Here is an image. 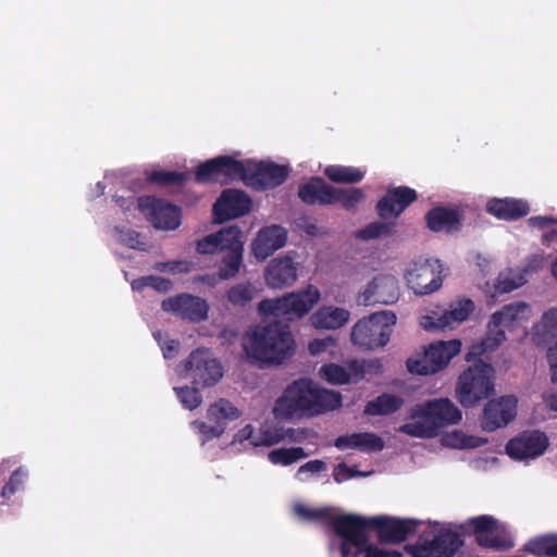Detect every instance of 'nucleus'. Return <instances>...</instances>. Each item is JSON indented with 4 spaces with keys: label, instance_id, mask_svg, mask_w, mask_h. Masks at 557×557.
Returning <instances> with one entry per match:
<instances>
[{
    "label": "nucleus",
    "instance_id": "1",
    "mask_svg": "<svg viewBox=\"0 0 557 557\" xmlns=\"http://www.w3.org/2000/svg\"><path fill=\"white\" fill-rule=\"evenodd\" d=\"M342 406V395L319 386L310 379L294 381L275 400L273 414L278 420L315 417Z\"/></svg>",
    "mask_w": 557,
    "mask_h": 557
},
{
    "label": "nucleus",
    "instance_id": "2",
    "mask_svg": "<svg viewBox=\"0 0 557 557\" xmlns=\"http://www.w3.org/2000/svg\"><path fill=\"white\" fill-rule=\"evenodd\" d=\"M244 349L250 359L262 364H281L294 355L295 339L289 324L273 318L247 334Z\"/></svg>",
    "mask_w": 557,
    "mask_h": 557
},
{
    "label": "nucleus",
    "instance_id": "3",
    "mask_svg": "<svg viewBox=\"0 0 557 557\" xmlns=\"http://www.w3.org/2000/svg\"><path fill=\"white\" fill-rule=\"evenodd\" d=\"M409 418L414 421L401 425V433L431 438L437 436L442 428L459 423L462 412L450 399L438 398L414 405L410 409Z\"/></svg>",
    "mask_w": 557,
    "mask_h": 557
},
{
    "label": "nucleus",
    "instance_id": "4",
    "mask_svg": "<svg viewBox=\"0 0 557 557\" xmlns=\"http://www.w3.org/2000/svg\"><path fill=\"white\" fill-rule=\"evenodd\" d=\"M530 312V306L523 301L505 305L500 310L494 312L488 321L484 338L471 346L467 354V360L481 358L497 349L506 339L505 331L521 326L528 321Z\"/></svg>",
    "mask_w": 557,
    "mask_h": 557
},
{
    "label": "nucleus",
    "instance_id": "5",
    "mask_svg": "<svg viewBox=\"0 0 557 557\" xmlns=\"http://www.w3.org/2000/svg\"><path fill=\"white\" fill-rule=\"evenodd\" d=\"M320 298L319 289L309 285L301 290L287 293L281 297L262 299L258 304V311L263 317L288 323L307 315Z\"/></svg>",
    "mask_w": 557,
    "mask_h": 557
},
{
    "label": "nucleus",
    "instance_id": "6",
    "mask_svg": "<svg viewBox=\"0 0 557 557\" xmlns=\"http://www.w3.org/2000/svg\"><path fill=\"white\" fill-rule=\"evenodd\" d=\"M495 370L481 359L461 372L456 385V398L465 408L476 406L495 391Z\"/></svg>",
    "mask_w": 557,
    "mask_h": 557
},
{
    "label": "nucleus",
    "instance_id": "7",
    "mask_svg": "<svg viewBox=\"0 0 557 557\" xmlns=\"http://www.w3.org/2000/svg\"><path fill=\"white\" fill-rule=\"evenodd\" d=\"M395 324L396 314L394 312H375L355 324L351 332V342L367 350L383 347L389 342L392 327Z\"/></svg>",
    "mask_w": 557,
    "mask_h": 557
},
{
    "label": "nucleus",
    "instance_id": "8",
    "mask_svg": "<svg viewBox=\"0 0 557 557\" xmlns=\"http://www.w3.org/2000/svg\"><path fill=\"white\" fill-rule=\"evenodd\" d=\"M330 525L334 533L342 539V556L359 557L362 547L369 541L366 528L370 527V519L355 515H339L331 517Z\"/></svg>",
    "mask_w": 557,
    "mask_h": 557
},
{
    "label": "nucleus",
    "instance_id": "9",
    "mask_svg": "<svg viewBox=\"0 0 557 557\" xmlns=\"http://www.w3.org/2000/svg\"><path fill=\"white\" fill-rule=\"evenodd\" d=\"M461 342L450 339L431 343L421 358H409L407 369L410 373L428 375L443 370L460 352Z\"/></svg>",
    "mask_w": 557,
    "mask_h": 557
},
{
    "label": "nucleus",
    "instance_id": "10",
    "mask_svg": "<svg viewBox=\"0 0 557 557\" xmlns=\"http://www.w3.org/2000/svg\"><path fill=\"white\" fill-rule=\"evenodd\" d=\"M443 265L437 259H418L412 261L406 273L407 285L416 295H429L443 284Z\"/></svg>",
    "mask_w": 557,
    "mask_h": 557
},
{
    "label": "nucleus",
    "instance_id": "11",
    "mask_svg": "<svg viewBox=\"0 0 557 557\" xmlns=\"http://www.w3.org/2000/svg\"><path fill=\"white\" fill-rule=\"evenodd\" d=\"M245 176V163L231 156H219L197 166L195 181L199 184L242 181Z\"/></svg>",
    "mask_w": 557,
    "mask_h": 557
},
{
    "label": "nucleus",
    "instance_id": "12",
    "mask_svg": "<svg viewBox=\"0 0 557 557\" xmlns=\"http://www.w3.org/2000/svg\"><path fill=\"white\" fill-rule=\"evenodd\" d=\"M288 174L289 169L286 165L272 161L257 163L247 161L243 183L255 190L263 191L281 186L287 180Z\"/></svg>",
    "mask_w": 557,
    "mask_h": 557
},
{
    "label": "nucleus",
    "instance_id": "13",
    "mask_svg": "<svg viewBox=\"0 0 557 557\" xmlns=\"http://www.w3.org/2000/svg\"><path fill=\"white\" fill-rule=\"evenodd\" d=\"M185 370L195 385L203 387L214 385L223 375L220 362L211 358L208 350L200 348L191 351L185 361Z\"/></svg>",
    "mask_w": 557,
    "mask_h": 557
},
{
    "label": "nucleus",
    "instance_id": "14",
    "mask_svg": "<svg viewBox=\"0 0 557 557\" xmlns=\"http://www.w3.org/2000/svg\"><path fill=\"white\" fill-rule=\"evenodd\" d=\"M548 437L539 430L523 431L506 444L507 455L515 460L534 459L545 453Z\"/></svg>",
    "mask_w": 557,
    "mask_h": 557
},
{
    "label": "nucleus",
    "instance_id": "15",
    "mask_svg": "<svg viewBox=\"0 0 557 557\" xmlns=\"http://www.w3.org/2000/svg\"><path fill=\"white\" fill-rule=\"evenodd\" d=\"M251 209V199L243 190L225 189L213 205L212 214L215 223H224L247 214Z\"/></svg>",
    "mask_w": 557,
    "mask_h": 557
},
{
    "label": "nucleus",
    "instance_id": "16",
    "mask_svg": "<svg viewBox=\"0 0 557 557\" xmlns=\"http://www.w3.org/2000/svg\"><path fill=\"white\" fill-rule=\"evenodd\" d=\"M517 398L511 395L488 400L481 418L482 429L494 432L506 426L517 414Z\"/></svg>",
    "mask_w": 557,
    "mask_h": 557
},
{
    "label": "nucleus",
    "instance_id": "17",
    "mask_svg": "<svg viewBox=\"0 0 557 557\" xmlns=\"http://www.w3.org/2000/svg\"><path fill=\"white\" fill-rule=\"evenodd\" d=\"M417 199L418 195L413 188L408 186L389 187L376 203L377 215L382 220L397 219Z\"/></svg>",
    "mask_w": 557,
    "mask_h": 557
},
{
    "label": "nucleus",
    "instance_id": "18",
    "mask_svg": "<svg viewBox=\"0 0 557 557\" xmlns=\"http://www.w3.org/2000/svg\"><path fill=\"white\" fill-rule=\"evenodd\" d=\"M162 309L173 312L184 320L200 322L207 319L209 307L207 301L200 297L181 294L163 300Z\"/></svg>",
    "mask_w": 557,
    "mask_h": 557
},
{
    "label": "nucleus",
    "instance_id": "19",
    "mask_svg": "<svg viewBox=\"0 0 557 557\" xmlns=\"http://www.w3.org/2000/svg\"><path fill=\"white\" fill-rule=\"evenodd\" d=\"M370 528L377 531L382 543L398 544L416 533L417 522L409 519L374 517L370 519Z\"/></svg>",
    "mask_w": 557,
    "mask_h": 557
},
{
    "label": "nucleus",
    "instance_id": "20",
    "mask_svg": "<svg viewBox=\"0 0 557 557\" xmlns=\"http://www.w3.org/2000/svg\"><path fill=\"white\" fill-rule=\"evenodd\" d=\"M298 277V263L290 256L272 259L264 269V281L272 289H283L295 284Z\"/></svg>",
    "mask_w": 557,
    "mask_h": 557
},
{
    "label": "nucleus",
    "instance_id": "21",
    "mask_svg": "<svg viewBox=\"0 0 557 557\" xmlns=\"http://www.w3.org/2000/svg\"><path fill=\"white\" fill-rule=\"evenodd\" d=\"M398 281L389 274L375 276L363 292L364 305L382 304L392 305L399 298Z\"/></svg>",
    "mask_w": 557,
    "mask_h": 557
},
{
    "label": "nucleus",
    "instance_id": "22",
    "mask_svg": "<svg viewBox=\"0 0 557 557\" xmlns=\"http://www.w3.org/2000/svg\"><path fill=\"white\" fill-rule=\"evenodd\" d=\"M141 209L150 208L149 221L159 230H176L181 225V208L160 199H140Z\"/></svg>",
    "mask_w": 557,
    "mask_h": 557
},
{
    "label": "nucleus",
    "instance_id": "23",
    "mask_svg": "<svg viewBox=\"0 0 557 557\" xmlns=\"http://www.w3.org/2000/svg\"><path fill=\"white\" fill-rule=\"evenodd\" d=\"M287 232L280 225L262 227L251 244L255 258L259 261L265 260L276 250L285 246Z\"/></svg>",
    "mask_w": 557,
    "mask_h": 557
},
{
    "label": "nucleus",
    "instance_id": "24",
    "mask_svg": "<svg viewBox=\"0 0 557 557\" xmlns=\"http://www.w3.org/2000/svg\"><path fill=\"white\" fill-rule=\"evenodd\" d=\"M474 310V302L469 298H463L450 305L448 310H445L437 318L426 315L421 322L426 331L444 330L451 327L454 323H460L468 319L470 313Z\"/></svg>",
    "mask_w": 557,
    "mask_h": 557
},
{
    "label": "nucleus",
    "instance_id": "25",
    "mask_svg": "<svg viewBox=\"0 0 557 557\" xmlns=\"http://www.w3.org/2000/svg\"><path fill=\"white\" fill-rule=\"evenodd\" d=\"M335 187L327 184L322 177H312L298 188V197L309 206H331Z\"/></svg>",
    "mask_w": 557,
    "mask_h": 557
},
{
    "label": "nucleus",
    "instance_id": "26",
    "mask_svg": "<svg viewBox=\"0 0 557 557\" xmlns=\"http://www.w3.org/2000/svg\"><path fill=\"white\" fill-rule=\"evenodd\" d=\"M486 210L499 220L516 221L529 214L530 206L523 199L493 198L487 201Z\"/></svg>",
    "mask_w": 557,
    "mask_h": 557
},
{
    "label": "nucleus",
    "instance_id": "27",
    "mask_svg": "<svg viewBox=\"0 0 557 557\" xmlns=\"http://www.w3.org/2000/svg\"><path fill=\"white\" fill-rule=\"evenodd\" d=\"M243 235L234 239H226L227 246L222 251L223 256L219 265L218 274L222 280H230L237 275L243 265L244 243Z\"/></svg>",
    "mask_w": 557,
    "mask_h": 557
},
{
    "label": "nucleus",
    "instance_id": "28",
    "mask_svg": "<svg viewBox=\"0 0 557 557\" xmlns=\"http://www.w3.org/2000/svg\"><path fill=\"white\" fill-rule=\"evenodd\" d=\"M462 216L457 209L438 206L425 214L426 226L432 232H453L461 227Z\"/></svg>",
    "mask_w": 557,
    "mask_h": 557
},
{
    "label": "nucleus",
    "instance_id": "29",
    "mask_svg": "<svg viewBox=\"0 0 557 557\" xmlns=\"http://www.w3.org/2000/svg\"><path fill=\"white\" fill-rule=\"evenodd\" d=\"M334 445L341 450L350 448L367 453L381 451L384 448L383 440L370 432L341 435L335 440Z\"/></svg>",
    "mask_w": 557,
    "mask_h": 557
},
{
    "label": "nucleus",
    "instance_id": "30",
    "mask_svg": "<svg viewBox=\"0 0 557 557\" xmlns=\"http://www.w3.org/2000/svg\"><path fill=\"white\" fill-rule=\"evenodd\" d=\"M237 235H243V232L236 225L221 228L219 232L209 234L199 239L196 244V250L200 255L222 252L227 246L226 239H234Z\"/></svg>",
    "mask_w": 557,
    "mask_h": 557
},
{
    "label": "nucleus",
    "instance_id": "31",
    "mask_svg": "<svg viewBox=\"0 0 557 557\" xmlns=\"http://www.w3.org/2000/svg\"><path fill=\"white\" fill-rule=\"evenodd\" d=\"M532 339L542 347L557 343V307L546 310L541 320L534 324Z\"/></svg>",
    "mask_w": 557,
    "mask_h": 557
},
{
    "label": "nucleus",
    "instance_id": "32",
    "mask_svg": "<svg viewBox=\"0 0 557 557\" xmlns=\"http://www.w3.org/2000/svg\"><path fill=\"white\" fill-rule=\"evenodd\" d=\"M349 311L338 307H322L310 318L317 329L336 330L349 320Z\"/></svg>",
    "mask_w": 557,
    "mask_h": 557
},
{
    "label": "nucleus",
    "instance_id": "33",
    "mask_svg": "<svg viewBox=\"0 0 557 557\" xmlns=\"http://www.w3.org/2000/svg\"><path fill=\"white\" fill-rule=\"evenodd\" d=\"M461 545L460 536L448 531L436 535L423 549L430 557H453Z\"/></svg>",
    "mask_w": 557,
    "mask_h": 557
},
{
    "label": "nucleus",
    "instance_id": "34",
    "mask_svg": "<svg viewBox=\"0 0 557 557\" xmlns=\"http://www.w3.org/2000/svg\"><path fill=\"white\" fill-rule=\"evenodd\" d=\"M404 399L398 395L384 393L366 405L364 413L369 416H388L401 408Z\"/></svg>",
    "mask_w": 557,
    "mask_h": 557
},
{
    "label": "nucleus",
    "instance_id": "35",
    "mask_svg": "<svg viewBox=\"0 0 557 557\" xmlns=\"http://www.w3.org/2000/svg\"><path fill=\"white\" fill-rule=\"evenodd\" d=\"M323 173L332 183L348 185L361 182L366 175L359 168L341 164L327 165Z\"/></svg>",
    "mask_w": 557,
    "mask_h": 557
},
{
    "label": "nucleus",
    "instance_id": "36",
    "mask_svg": "<svg viewBox=\"0 0 557 557\" xmlns=\"http://www.w3.org/2000/svg\"><path fill=\"white\" fill-rule=\"evenodd\" d=\"M525 552L535 557H557V534H545L528 541Z\"/></svg>",
    "mask_w": 557,
    "mask_h": 557
},
{
    "label": "nucleus",
    "instance_id": "37",
    "mask_svg": "<svg viewBox=\"0 0 557 557\" xmlns=\"http://www.w3.org/2000/svg\"><path fill=\"white\" fill-rule=\"evenodd\" d=\"M240 416L238 409L231 401L220 398L216 403L210 405L208 409V419L220 425L226 424L228 420H236Z\"/></svg>",
    "mask_w": 557,
    "mask_h": 557
},
{
    "label": "nucleus",
    "instance_id": "38",
    "mask_svg": "<svg viewBox=\"0 0 557 557\" xmlns=\"http://www.w3.org/2000/svg\"><path fill=\"white\" fill-rule=\"evenodd\" d=\"M256 288L250 282H243L233 285L226 292V298L234 307L244 308L256 296Z\"/></svg>",
    "mask_w": 557,
    "mask_h": 557
},
{
    "label": "nucleus",
    "instance_id": "39",
    "mask_svg": "<svg viewBox=\"0 0 557 557\" xmlns=\"http://www.w3.org/2000/svg\"><path fill=\"white\" fill-rule=\"evenodd\" d=\"M366 195L361 188H337L333 195V205L341 203L347 211H355Z\"/></svg>",
    "mask_w": 557,
    "mask_h": 557
},
{
    "label": "nucleus",
    "instance_id": "40",
    "mask_svg": "<svg viewBox=\"0 0 557 557\" xmlns=\"http://www.w3.org/2000/svg\"><path fill=\"white\" fill-rule=\"evenodd\" d=\"M149 183L157 184L162 187L176 186L182 187L188 180L189 175L177 171H152L148 177Z\"/></svg>",
    "mask_w": 557,
    "mask_h": 557
},
{
    "label": "nucleus",
    "instance_id": "41",
    "mask_svg": "<svg viewBox=\"0 0 557 557\" xmlns=\"http://www.w3.org/2000/svg\"><path fill=\"white\" fill-rule=\"evenodd\" d=\"M307 457L308 454L302 447H283L273 449L268 454V459L271 463L282 466H289Z\"/></svg>",
    "mask_w": 557,
    "mask_h": 557
},
{
    "label": "nucleus",
    "instance_id": "42",
    "mask_svg": "<svg viewBox=\"0 0 557 557\" xmlns=\"http://www.w3.org/2000/svg\"><path fill=\"white\" fill-rule=\"evenodd\" d=\"M395 227L396 222L394 221H374L359 230L357 237L362 240H371L383 236H391Z\"/></svg>",
    "mask_w": 557,
    "mask_h": 557
},
{
    "label": "nucleus",
    "instance_id": "43",
    "mask_svg": "<svg viewBox=\"0 0 557 557\" xmlns=\"http://www.w3.org/2000/svg\"><path fill=\"white\" fill-rule=\"evenodd\" d=\"M321 379L333 385L349 384V376L345 372V367L337 363H325L319 370Z\"/></svg>",
    "mask_w": 557,
    "mask_h": 557
},
{
    "label": "nucleus",
    "instance_id": "44",
    "mask_svg": "<svg viewBox=\"0 0 557 557\" xmlns=\"http://www.w3.org/2000/svg\"><path fill=\"white\" fill-rule=\"evenodd\" d=\"M114 232L117 236V240L120 244L124 245L129 249H135L139 251L146 250V243L143 240V235L132 228L115 226Z\"/></svg>",
    "mask_w": 557,
    "mask_h": 557
},
{
    "label": "nucleus",
    "instance_id": "45",
    "mask_svg": "<svg viewBox=\"0 0 557 557\" xmlns=\"http://www.w3.org/2000/svg\"><path fill=\"white\" fill-rule=\"evenodd\" d=\"M525 283L522 274H512L511 272L499 273L495 283V290L500 294L511 293Z\"/></svg>",
    "mask_w": 557,
    "mask_h": 557
},
{
    "label": "nucleus",
    "instance_id": "46",
    "mask_svg": "<svg viewBox=\"0 0 557 557\" xmlns=\"http://www.w3.org/2000/svg\"><path fill=\"white\" fill-rule=\"evenodd\" d=\"M174 392L182 403L183 407L188 410L198 408L202 401V397L197 387H174Z\"/></svg>",
    "mask_w": 557,
    "mask_h": 557
},
{
    "label": "nucleus",
    "instance_id": "47",
    "mask_svg": "<svg viewBox=\"0 0 557 557\" xmlns=\"http://www.w3.org/2000/svg\"><path fill=\"white\" fill-rule=\"evenodd\" d=\"M476 542L480 546L491 548L496 552H506L513 546L511 540L497 534H492V532L485 535H479Z\"/></svg>",
    "mask_w": 557,
    "mask_h": 557
},
{
    "label": "nucleus",
    "instance_id": "48",
    "mask_svg": "<svg viewBox=\"0 0 557 557\" xmlns=\"http://www.w3.org/2000/svg\"><path fill=\"white\" fill-rule=\"evenodd\" d=\"M27 471L22 467L17 468L10 476L9 481L4 484L1 491L3 498H10L17 491H21L27 479Z\"/></svg>",
    "mask_w": 557,
    "mask_h": 557
},
{
    "label": "nucleus",
    "instance_id": "49",
    "mask_svg": "<svg viewBox=\"0 0 557 557\" xmlns=\"http://www.w3.org/2000/svg\"><path fill=\"white\" fill-rule=\"evenodd\" d=\"M469 525L473 528L475 540H478L479 535L481 536L493 532L497 527V520L492 516L483 515L471 518Z\"/></svg>",
    "mask_w": 557,
    "mask_h": 557
},
{
    "label": "nucleus",
    "instance_id": "50",
    "mask_svg": "<svg viewBox=\"0 0 557 557\" xmlns=\"http://www.w3.org/2000/svg\"><path fill=\"white\" fill-rule=\"evenodd\" d=\"M295 512L306 520H331L327 508H309L304 505H296Z\"/></svg>",
    "mask_w": 557,
    "mask_h": 557
},
{
    "label": "nucleus",
    "instance_id": "51",
    "mask_svg": "<svg viewBox=\"0 0 557 557\" xmlns=\"http://www.w3.org/2000/svg\"><path fill=\"white\" fill-rule=\"evenodd\" d=\"M195 428L198 432L203 436L202 442H208L212 438L220 437L224 433V425H220L215 423L214 425H209L203 421H195Z\"/></svg>",
    "mask_w": 557,
    "mask_h": 557
},
{
    "label": "nucleus",
    "instance_id": "52",
    "mask_svg": "<svg viewBox=\"0 0 557 557\" xmlns=\"http://www.w3.org/2000/svg\"><path fill=\"white\" fill-rule=\"evenodd\" d=\"M366 475L364 473L348 467L345 462L338 463L333 470V478L336 483H342L355 476Z\"/></svg>",
    "mask_w": 557,
    "mask_h": 557
},
{
    "label": "nucleus",
    "instance_id": "53",
    "mask_svg": "<svg viewBox=\"0 0 557 557\" xmlns=\"http://www.w3.org/2000/svg\"><path fill=\"white\" fill-rule=\"evenodd\" d=\"M363 549L360 552V556L363 557H401V553L398 550H388L379 548L369 542L362 547Z\"/></svg>",
    "mask_w": 557,
    "mask_h": 557
},
{
    "label": "nucleus",
    "instance_id": "54",
    "mask_svg": "<svg viewBox=\"0 0 557 557\" xmlns=\"http://www.w3.org/2000/svg\"><path fill=\"white\" fill-rule=\"evenodd\" d=\"M345 372L349 376V383H357L364 377L366 369L362 362L354 359L347 362Z\"/></svg>",
    "mask_w": 557,
    "mask_h": 557
},
{
    "label": "nucleus",
    "instance_id": "55",
    "mask_svg": "<svg viewBox=\"0 0 557 557\" xmlns=\"http://www.w3.org/2000/svg\"><path fill=\"white\" fill-rule=\"evenodd\" d=\"M153 336L158 341V343L162 349L163 357L165 359H172L177 355L178 347H180L178 341L169 339V341H165L164 343H161V332L154 333Z\"/></svg>",
    "mask_w": 557,
    "mask_h": 557
},
{
    "label": "nucleus",
    "instance_id": "56",
    "mask_svg": "<svg viewBox=\"0 0 557 557\" xmlns=\"http://www.w3.org/2000/svg\"><path fill=\"white\" fill-rule=\"evenodd\" d=\"M172 282L169 278L156 275H149V287L159 293H168L172 289Z\"/></svg>",
    "mask_w": 557,
    "mask_h": 557
},
{
    "label": "nucleus",
    "instance_id": "57",
    "mask_svg": "<svg viewBox=\"0 0 557 557\" xmlns=\"http://www.w3.org/2000/svg\"><path fill=\"white\" fill-rule=\"evenodd\" d=\"M334 344V339L332 337L325 338H314L309 343L308 349L311 355H319L325 351L329 346Z\"/></svg>",
    "mask_w": 557,
    "mask_h": 557
},
{
    "label": "nucleus",
    "instance_id": "58",
    "mask_svg": "<svg viewBox=\"0 0 557 557\" xmlns=\"http://www.w3.org/2000/svg\"><path fill=\"white\" fill-rule=\"evenodd\" d=\"M326 470V463L322 460L315 459L310 460L302 466L299 467L297 471V476H300L302 473L310 472V473H319Z\"/></svg>",
    "mask_w": 557,
    "mask_h": 557
},
{
    "label": "nucleus",
    "instance_id": "59",
    "mask_svg": "<svg viewBox=\"0 0 557 557\" xmlns=\"http://www.w3.org/2000/svg\"><path fill=\"white\" fill-rule=\"evenodd\" d=\"M528 224L531 227L545 230V228L549 227L550 225H557V219L553 218V216H542V215L531 216L528 220Z\"/></svg>",
    "mask_w": 557,
    "mask_h": 557
},
{
    "label": "nucleus",
    "instance_id": "60",
    "mask_svg": "<svg viewBox=\"0 0 557 557\" xmlns=\"http://www.w3.org/2000/svg\"><path fill=\"white\" fill-rule=\"evenodd\" d=\"M547 358L552 371V381L557 383V342L554 345L548 346Z\"/></svg>",
    "mask_w": 557,
    "mask_h": 557
},
{
    "label": "nucleus",
    "instance_id": "61",
    "mask_svg": "<svg viewBox=\"0 0 557 557\" xmlns=\"http://www.w3.org/2000/svg\"><path fill=\"white\" fill-rule=\"evenodd\" d=\"M287 437L290 442L300 443L308 437L307 429H287L284 438Z\"/></svg>",
    "mask_w": 557,
    "mask_h": 557
},
{
    "label": "nucleus",
    "instance_id": "62",
    "mask_svg": "<svg viewBox=\"0 0 557 557\" xmlns=\"http://www.w3.org/2000/svg\"><path fill=\"white\" fill-rule=\"evenodd\" d=\"M284 440V435L265 433L264 438L256 445L272 446Z\"/></svg>",
    "mask_w": 557,
    "mask_h": 557
},
{
    "label": "nucleus",
    "instance_id": "63",
    "mask_svg": "<svg viewBox=\"0 0 557 557\" xmlns=\"http://www.w3.org/2000/svg\"><path fill=\"white\" fill-rule=\"evenodd\" d=\"M146 287H149V275L148 276H141L139 278H136L132 283V288L137 292L144 290Z\"/></svg>",
    "mask_w": 557,
    "mask_h": 557
},
{
    "label": "nucleus",
    "instance_id": "64",
    "mask_svg": "<svg viewBox=\"0 0 557 557\" xmlns=\"http://www.w3.org/2000/svg\"><path fill=\"white\" fill-rule=\"evenodd\" d=\"M554 242H557V228L549 230L542 236V243L545 245H550Z\"/></svg>",
    "mask_w": 557,
    "mask_h": 557
}]
</instances>
